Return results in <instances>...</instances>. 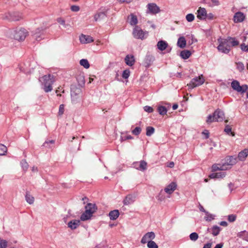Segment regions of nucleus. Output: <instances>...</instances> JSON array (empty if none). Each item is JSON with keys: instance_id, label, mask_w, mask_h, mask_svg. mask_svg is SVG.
Here are the masks:
<instances>
[{"instance_id": "nucleus-56", "label": "nucleus", "mask_w": 248, "mask_h": 248, "mask_svg": "<svg viewBox=\"0 0 248 248\" xmlns=\"http://www.w3.org/2000/svg\"><path fill=\"white\" fill-rule=\"evenodd\" d=\"M144 110L146 112H148L149 113L152 112L154 110L153 108L152 107L148 106H145L144 107Z\"/></svg>"}, {"instance_id": "nucleus-41", "label": "nucleus", "mask_w": 248, "mask_h": 248, "mask_svg": "<svg viewBox=\"0 0 248 248\" xmlns=\"http://www.w3.org/2000/svg\"><path fill=\"white\" fill-rule=\"evenodd\" d=\"M7 149L6 146L3 144H0V155H5V153L7 152Z\"/></svg>"}, {"instance_id": "nucleus-16", "label": "nucleus", "mask_w": 248, "mask_h": 248, "mask_svg": "<svg viewBox=\"0 0 248 248\" xmlns=\"http://www.w3.org/2000/svg\"><path fill=\"white\" fill-rule=\"evenodd\" d=\"M237 159L232 156H228L225 159V162L223 164L226 165V167L231 166L236 164Z\"/></svg>"}, {"instance_id": "nucleus-15", "label": "nucleus", "mask_w": 248, "mask_h": 248, "mask_svg": "<svg viewBox=\"0 0 248 248\" xmlns=\"http://www.w3.org/2000/svg\"><path fill=\"white\" fill-rule=\"evenodd\" d=\"M213 113L214 116L216 117L217 122H221L224 120V113L221 110L217 109Z\"/></svg>"}, {"instance_id": "nucleus-25", "label": "nucleus", "mask_w": 248, "mask_h": 248, "mask_svg": "<svg viewBox=\"0 0 248 248\" xmlns=\"http://www.w3.org/2000/svg\"><path fill=\"white\" fill-rule=\"evenodd\" d=\"M134 201V197L132 195H128L123 201L124 205H128L133 203Z\"/></svg>"}, {"instance_id": "nucleus-30", "label": "nucleus", "mask_w": 248, "mask_h": 248, "mask_svg": "<svg viewBox=\"0 0 248 248\" xmlns=\"http://www.w3.org/2000/svg\"><path fill=\"white\" fill-rule=\"evenodd\" d=\"M92 216L93 215L92 214L88 212L87 211L85 210V212L81 215L80 219L82 221H85L90 219Z\"/></svg>"}, {"instance_id": "nucleus-53", "label": "nucleus", "mask_w": 248, "mask_h": 248, "mask_svg": "<svg viewBox=\"0 0 248 248\" xmlns=\"http://www.w3.org/2000/svg\"><path fill=\"white\" fill-rule=\"evenodd\" d=\"M64 111V106L63 104L60 105L59 107V115H62Z\"/></svg>"}, {"instance_id": "nucleus-54", "label": "nucleus", "mask_w": 248, "mask_h": 248, "mask_svg": "<svg viewBox=\"0 0 248 248\" xmlns=\"http://www.w3.org/2000/svg\"><path fill=\"white\" fill-rule=\"evenodd\" d=\"M226 175L225 172H216V178H223Z\"/></svg>"}, {"instance_id": "nucleus-20", "label": "nucleus", "mask_w": 248, "mask_h": 248, "mask_svg": "<svg viewBox=\"0 0 248 248\" xmlns=\"http://www.w3.org/2000/svg\"><path fill=\"white\" fill-rule=\"evenodd\" d=\"M80 41L81 43H90L93 42V40L90 36H87L84 34H82L79 37Z\"/></svg>"}, {"instance_id": "nucleus-3", "label": "nucleus", "mask_w": 248, "mask_h": 248, "mask_svg": "<svg viewBox=\"0 0 248 248\" xmlns=\"http://www.w3.org/2000/svg\"><path fill=\"white\" fill-rule=\"evenodd\" d=\"M27 33V31L24 29H16L12 32L14 38L18 41L24 40Z\"/></svg>"}, {"instance_id": "nucleus-33", "label": "nucleus", "mask_w": 248, "mask_h": 248, "mask_svg": "<svg viewBox=\"0 0 248 248\" xmlns=\"http://www.w3.org/2000/svg\"><path fill=\"white\" fill-rule=\"evenodd\" d=\"M107 16V11L99 13L94 16V20L96 21Z\"/></svg>"}, {"instance_id": "nucleus-26", "label": "nucleus", "mask_w": 248, "mask_h": 248, "mask_svg": "<svg viewBox=\"0 0 248 248\" xmlns=\"http://www.w3.org/2000/svg\"><path fill=\"white\" fill-rule=\"evenodd\" d=\"M25 200L26 201L30 204H32L34 203V198L30 194V193L28 191H26L25 194Z\"/></svg>"}, {"instance_id": "nucleus-2", "label": "nucleus", "mask_w": 248, "mask_h": 248, "mask_svg": "<svg viewBox=\"0 0 248 248\" xmlns=\"http://www.w3.org/2000/svg\"><path fill=\"white\" fill-rule=\"evenodd\" d=\"M219 45L217 46V49L219 52L225 54H228L231 50L230 45L227 43L225 39L219 38L217 40Z\"/></svg>"}, {"instance_id": "nucleus-47", "label": "nucleus", "mask_w": 248, "mask_h": 248, "mask_svg": "<svg viewBox=\"0 0 248 248\" xmlns=\"http://www.w3.org/2000/svg\"><path fill=\"white\" fill-rule=\"evenodd\" d=\"M206 216L204 218L206 221H210L214 219V217L213 215L209 214L208 212H206Z\"/></svg>"}, {"instance_id": "nucleus-44", "label": "nucleus", "mask_w": 248, "mask_h": 248, "mask_svg": "<svg viewBox=\"0 0 248 248\" xmlns=\"http://www.w3.org/2000/svg\"><path fill=\"white\" fill-rule=\"evenodd\" d=\"M237 69L240 71L242 72L245 68V66L242 62H236Z\"/></svg>"}, {"instance_id": "nucleus-34", "label": "nucleus", "mask_w": 248, "mask_h": 248, "mask_svg": "<svg viewBox=\"0 0 248 248\" xmlns=\"http://www.w3.org/2000/svg\"><path fill=\"white\" fill-rule=\"evenodd\" d=\"M237 236L242 238L244 240L248 241V232L244 231L238 232Z\"/></svg>"}, {"instance_id": "nucleus-7", "label": "nucleus", "mask_w": 248, "mask_h": 248, "mask_svg": "<svg viewBox=\"0 0 248 248\" xmlns=\"http://www.w3.org/2000/svg\"><path fill=\"white\" fill-rule=\"evenodd\" d=\"M5 18L10 21H18L21 18V14L17 12L8 13L5 15Z\"/></svg>"}, {"instance_id": "nucleus-22", "label": "nucleus", "mask_w": 248, "mask_h": 248, "mask_svg": "<svg viewBox=\"0 0 248 248\" xmlns=\"http://www.w3.org/2000/svg\"><path fill=\"white\" fill-rule=\"evenodd\" d=\"M221 229L219 227L214 225L211 229L208 228L207 231L210 232L213 236H217L219 233Z\"/></svg>"}, {"instance_id": "nucleus-36", "label": "nucleus", "mask_w": 248, "mask_h": 248, "mask_svg": "<svg viewBox=\"0 0 248 248\" xmlns=\"http://www.w3.org/2000/svg\"><path fill=\"white\" fill-rule=\"evenodd\" d=\"M130 23L131 25H135L138 23V19L136 16L131 14L130 15Z\"/></svg>"}, {"instance_id": "nucleus-60", "label": "nucleus", "mask_w": 248, "mask_h": 248, "mask_svg": "<svg viewBox=\"0 0 248 248\" xmlns=\"http://www.w3.org/2000/svg\"><path fill=\"white\" fill-rule=\"evenodd\" d=\"M55 142V141L54 140H50L49 141H46L43 144L44 146L47 147V145L49 143L51 144H54Z\"/></svg>"}, {"instance_id": "nucleus-17", "label": "nucleus", "mask_w": 248, "mask_h": 248, "mask_svg": "<svg viewBox=\"0 0 248 248\" xmlns=\"http://www.w3.org/2000/svg\"><path fill=\"white\" fill-rule=\"evenodd\" d=\"M85 210L92 215L96 212L97 209V206L94 203H88L85 207Z\"/></svg>"}, {"instance_id": "nucleus-57", "label": "nucleus", "mask_w": 248, "mask_h": 248, "mask_svg": "<svg viewBox=\"0 0 248 248\" xmlns=\"http://www.w3.org/2000/svg\"><path fill=\"white\" fill-rule=\"evenodd\" d=\"M57 20L58 23L63 25L64 27H66L65 22L63 19L62 18H58Z\"/></svg>"}, {"instance_id": "nucleus-52", "label": "nucleus", "mask_w": 248, "mask_h": 248, "mask_svg": "<svg viewBox=\"0 0 248 248\" xmlns=\"http://www.w3.org/2000/svg\"><path fill=\"white\" fill-rule=\"evenodd\" d=\"M236 216L233 214H231L228 216V220L229 222H232L235 220Z\"/></svg>"}, {"instance_id": "nucleus-46", "label": "nucleus", "mask_w": 248, "mask_h": 248, "mask_svg": "<svg viewBox=\"0 0 248 248\" xmlns=\"http://www.w3.org/2000/svg\"><path fill=\"white\" fill-rule=\"evenodd\" d=\"M186 18L188 22H192L194 20L195 16L193 14H188L186 16Z\"/></svg>"}, {"instance_id": "nucleus-8", "label": "nucleus", "mask_w": 248, "mask_h": 248, "mask_svg": "<svg viewBox=\"0 0 248 248\" xmlns=\"http://www.w3.org/2000/svg\"><path fill=\"white\" fill-rule=\"evenodd\" d=\"M147 13L151 14H156L160 12V9L157 5L154 3H150L147 5Z\"/></svg>"}, {"instance_id": "nucleus-49", "label": "nucleus", "mask_w": 248, "mask_h": 248, "mask_svg": "<svg viewBox=\"0 0 248 248\" xmlns=\"http://www.w3.org/2000/svg\"><path fill=\"white\" fill-rule=\"evenodd\" d=\"M224 131L228 134H231L233 136L234 135V134L232 132V128L229 125H227L225 126Z\"/></svg>"}, {"instance_id": "nucleus-61", "label": "nucleus", "mask_w": 248, "mask_h": 248, "mask_svg": "<svg viewBox=\"0 0 248 248\" xmlns=\"http://www.w3.org/2000/svg\"><path fill=\"white\" fill-rule=\"evenodd\" d=\"M214 15L212 13H209L208 14H207V16L206 18H207L209 19L212 20L214 18Z\"/></svg>"}, {"instance_id": "nucleus-31", "label": "nucleus", "mask_w": 248, "mask_h": 248, "mask_svg": "<svg viewBox=\"0 0 248 248\" xmlns=\"http://www.w3.org/2000/svg\"><path fill=\"white\" fill-rule=\"evenodd\" d=\"M177 46L181 48H184L186 46V40L184 37H180L177 41Z\"/></svg>"}, {"instance_id": "nucleus-9", "label": "nucleus", "mask_w": 248, "mask_h": 248, "mask_svg": "<svg viewBox=\"0 0 248 248\" xmlns=\"http://www.w3.org/2000/svg\"><path fill=\"white\" fill-rule=\"evenodd\" d=\"M155 237V233L153 232H148L145 234L141 240L142 244H145L148 242L154 239Z\"/></svg>"}, {"instance_id": "nucleus-62", "label": "nucleus", "mask_w": 248, "mask_h": 248, "mask_svg": "<svg viewBox=\"0 0 248 248\" xmlns=\"http://www.w3.org/2000/svg\"><path fill=\"white\" fill-rule=\"evenodd\" d=\"M211 1L214 5L217 6L219 4L218 0H211Z\"/></svg>"}, {"instance_id": "nucleus-28", "label": "nucleus", "mask_w": 248, "mask_h": 248, "mask_svg": "<svg viewBox=\"0 0 248 248\" xmlns=\"http://www.w3.org/2000/svg\"><path fill=\"white\" fill-rule=\"evenodd\" d=\"M248 155V150L244 149V150L241 151L238 155V158L241 161L244 160L245 158Z\"/></svg>"}, {"instance_id": "nucleus-39", "label": "nucleus", "mask_w": 248, "mask_h": 248, "mask_svg": "<svg viewBox=\"0 0 248 248\" xmlns=\"http://www.w3.org/2000/svg\"><path fill=\"white\" fill-rule=\"evenodd\" d=\"M44 29L42 27H41V28H37L35 30L34 35H35L36 40H37V41L40 40V39H39L40 36H39L38 34H40L41 33V32L44 31Z\"/></svg>"}, {"instance_id": "nucleus-14", "label": "nucleus", "mask_w": 248, "mask_h": 248, "mask_svg": "<svg viewBox=\"0 0 248 248\" xmlns=\"http://www.w3.org/2000/svg\"><path fill=\"white\" fill-rule=\"evenodd\" d=\"M134 165L135 167H136V168L138 170L144 171L147 169V164L144 160H141L139 162H136Z\"/></svg>"}, {"instance_id": "nucleus-38", "label": "nucleus", "mask_w": 248, "mask_h": 248, "mask_svg": "<svg viewBox=\"0 0 248 248\" xmlns=\"http://www.w3.org/2000/svg\"><path fill=\"white\" fill-rule=\"evenodd\" d=\"M206 122L208 124H210L213 122H217L216 117L214 116V113L212 115L210 114L208 116Z\"/></svg>"}, {"instance_id": "nucleus-32", "label": "nucleus", "mask_w": 248, "mask_h": 248, "mask_svg": "<svg viewBox=\"0 0 248 248\" xmlns=\"http://www.w3.org/2000/svg\"><path fill=\"white\" fill-rule=\"evenodd\" d=\"M191 55V52L188 50H182L180 53V56L184 59H188Z\"/></svg>"}, {"instance_id": "nucleus-1", "label": "nucleus", "mask_w": 248, "mask_h": 248, "mask_svg": "<svg viewBox=\"0 0 248 248\" xmlns=\"http://www.w3.org/2000/svg\"><path fill=\"white\" fill-rule=\"evenodd\" d=\"M39 81L43 86V89L46 93L51 92L52 90V84L55 82L53 76L49 74L45 75L39 79Z\"/></svg>"}, {"instance_id": "nucleus-23", "label": "nucleus", "mask_w": 248, "mask_h": 248, "mask_svg": "<svg viewBox=\"0 0 248 248\" xmlns=\"http://www.w3.org/2000/svg\"><path fill=\"white\" fill-rule=\"evenodd\" d=\"M226 41H227V43L229 45H230V47L235 46L239 45V41L235 39V38L228 37L227 38L225 39Z\"/></svg>"}, {"instance_id": "nucleus-10", "label": "nucleus", "mask_w": 248, "mask_h": 248, "mask_svg": "<svg viewBox=\"0 0 248 248\" xmlns=\"http://www.w3.org/2000/svg\"><path fill=\"white\" fill-rule=\"evenodd\" d=\"M133 34L134 37L136 38L143 39L144 38V32L140 27L137 26L134 29Z\"/></svg>"}, {"instance_id": "nucleus-50", "label": "nucleus", "mask_w": 248, "mask_h": 248, "mask_svg": "<svg viewBox=\"0 0 248 248\" xmlns=\"http://www.w3.org/2000/svg\"><path fill=\"white\" fill-rule=\"evenodd\" d=\"M21 165L22 168L24 170H26L28 169L29 165L27 162H26V160H22V161H21Z\"/></svg>"}, {"instance_id": "nucleus-45", "label": "nucleus", "mask_w": 248, "mask_h": 248, "mask_svg": "<svg viewBox=\"0 0 248 248\" xmlns=\"http://www.w3.org/2000/svg\"><path fill=\"white\" fill-rule=\"evenodd\" d=\"M141 131V128L140 127H136L132 131V133L135 136H138Z\"/></svg>"}, {"instance_id": "nucleus-13", "label": "nucleus", "mask_w": 248, "mask_h": 248, "mask_svg": "<svg viewBox=\"0 0 248 248\" xmlns=\"http://www.w3.org/2000/svg\"><path fill=\"white\" fill-rule=\"evenodd\" d=\"M245 18V15L240 12L236 13L233 16V20L235 23L242 22Z\"/></svg>"}, {"instance_id": "nucleus-11", "label": "nucleus", "mask_w": 248, "mask_h": 248, "mask_svg": "<svg viewBox=\"0 0 248 248\" xmlns=\"http://www.w3.org/2000/svg\"><path fill=\"white\" fill-rule=\"evenodd\" d=\"M176 183L175 182H172L164 188V191L168 194H171L176 189Z\"/></svg>"}, {"instance_id": "nucleus-63", "label": "nucleus", "mask_w": 248, "mask_h": 248, "mask_svg": "<svg viewBox=\"0 0 248 248\" xmlns=\"http://www.w3.org/2000/svg\"><path fill=\"white\" fill-rule=\"evenodd\" d=\"M219 224L221 226H224V227H226V226H227L228 225L227 222L226 221H221L219 223Z\"/></svg>"}, {"instance_id": "nucleus-18", "label": "nucleus", "mask_w": 248, "mask_h": 248, "mask_svg": "<svg viewBox=\"0 0 248 248\" xmlns=\"http://www.w3.org/2000/svg\"><path fill=\"white\" fill-rule=\"evenodd\" d=\"M154 57L151 55H147L144 60V64L146 67H149L154 61Z\"/></svg>"}, {"instance_id": "nucleus-55", "label": "nucleus", "mask_w": 248, "mask_h": 248, "mask_svg": "<svg viewBox=\"0 0 248 248\" xmlns=\"http://www.w3.org/2000/svg\"><path fill=\"white\" fill-rule=\"evenodd\" d=\"M71 10L73 12H77L79 11L80 8L78 5H72L71 6Z\"/></svg>"}, {"instance_id": "nucleus-37", "label": "nucleus", "mask_w": 248, "mask_h": 248, "mask_svg": "<svg viewBox=\"0 0 248 248\" xmlns=\"http://www.w3.org/2000/svg\"><path fill=\"white\" fill-rule=\"evenodd\" d=\"M79 63L86 69L90 67V64L87 59H81L79 62Z\"/></svg>"}, {"instance_id": "nucleus-21", "label": "nucleus", "mask_w": 248, "mask_h": 248, "mask_svg": "<svg viewBox=\"0 0 248 248\" xmlns=\"http://www.w3.org/2000/svg\"><path fill=\"white\" fill-rule=\"evenodd\" d=\"M80 221L79 220L73 219L67 224L68 227L72 230L77 229L79 226Z\"/></svg>"}, {"instance_id": "nucleus-43", "label": "nucleus", "mask_w": 248, "mask_h": 248, "mask_svg": "<svg viewBox=\"0 0 248 248\" xmlns=\"http://www.w3.org/2000/svg\"><path fill=\"white\" fill-rule=\"evenodd\" d=\"M199 237L198 234L196 232H192L189 235V238L191 241H195Z\"/></svg>"}, {"instance_id": "nucleus-19", "label": "nucleus", "mask_w": 248, "mask_h": 248, "mask_svg": "<svg viewBox=\"0 0 248 248\" xmlns=\"http://www.w3.org/2000/svg\"><path fill=\"white\" fill-rule=\"evenodd\" d=\"M229 168L226 167L225 164H215L213 165L212 167V170L213 171H216L217 170H226Z\"/></svg>"}, {"instance_id": "nucleus-59", "label": "nucleus", "mask_w": 248, "mask_h": 248, "mask_svg": "<svg viewBox=\"0 0 248 248\" xmlns=\"http://www.w3.org/2000/svg\"><path fill=\"white\" fill-rule=\"evenodd\" d=\"M121 139L122 141H124L127 140L133 139V138L131 135H127L125 136H122Z\"/></svg>"}, {"instance_id": "nucleus-51", "label": "nucleus", "mask_w": 248, "mask_h": 248, "mask_svg": "<svg viewBox=\"0 0 248 248\" xmlns=\"http://www.w3.org/2000/svg\"><path fill=\"white\" fill-rule=\"evenodd\" d=\"M7 247V242L5 240L1 239L0 238V248H6Z\"/></svg>"}, {"instance_id": "nucleus-24", "label": "nucleus", "mask_w": 248, "mask_h": 248, "mask_svg": "<svg viewBox=\"0 0 248 248\" xmlns=\"http://www.w3.org/2000/svg\"><path fill=\"white\" fill-rule=\"evenodd\" d=\"M120 213L118 210H114L111 211L109 214L108 216L110 220H116L119 216Z\"/></svg>"}, {"instance_id": "nucleus-48", "label": "nucleus", "mask_w": 248, "mask_h": 248, "mask_svg": "<svg viewBox=\"0 0 248 248\" xmlns=\"http://www.w3.org/2000/svg\"><path fill=\"white\" fill-rule=\"evenodd\" d=\"M130 76V71L129 69H125L123 72L122 77L124 79H127Z\"/></svg>"}, {"instance_id": "nucleus-42", "label": "nucleus", "mask_w": 248, "mask_h": 248, "mask_svg": "<svg viewBox=\"0 0 248 248\" xmlns=\"http://www.w3.org/2000/svg\"><path fill=\"white\" fill-rule=\"evenodd\" d=\"M148 248H158L157 245L153 241L150 240L147 243Z\"/></svg>"}, {"instance_id": "nucleus-40", "label": "nucleus", "mask_w": 248, "mask_h": 248, "mask_svg": "<svg viewBox=\"0 0 248 248\" xmlns=\"http://www.w3.org/2000/svg\"><path fill=\"white\" fill-rule=\"evenodd\" d=\"M155 128L152 126H147L146 127V135L147 136H151L155 132Z\"/></svg>"}, {"instance_id": "nucleus-5", "label": "nucleus", "mask_w": 248, "mask_h": 248, "mask_svg": "<svg viewBox=\"0 0 248 248\" xmlns=\"http://www.w3.org/2000/svg\"><path fill=\"white\" fill-rule=\"evenodd\" d=\"M232 88L235 91L244 93L246 92L248 89V86L246 84L240 85L239 82L237 80H233L231 83Z\"/></svg>"}, {"instance_id": "nucleus-29", "label": "nucleus", "mask_w": 248, "mask_h": 248, "mask_svg": "<svg viewBox=\"0 0 248 248\" xmlns=\"http://www.w3.org/2000/svg\"><path fill=\"white\" fill-rule=\"evenodd\" d=\"M168 45L166 42L162 40L158 41L157 44V48L161 51L164 50L167 47Z\"/></svg>"}, {"instance_id": "nucleus-64", "label": "nucleus", "mask_w": 248, "mask_h": 248, "mask_svg": "<svg viewBox=\"0 0 248 248\" xmlns=\"http://www.w3.org/2000/svg\"><path fill=\"white\" fill-rule=\"evenodd\" d=\"M211 248V243H207L204 245L203 248Z\"/></svg>"}, {"instance_id": "nucleus-6", "label": "nucleus", "mask_w": 248, "mask_h": 248, "mask_svg": "<svg viewBox=\"0 0 248 248\" xmlns=\"http://www.w3.org/2000/svg\"><path fill=\"white\" fill-rule=\"evenodd\" d=\"M204 82V79L202 75L200 76L193 78L190 82L187 84L189 88L193 89L196 87L202 85Z\"/></svg>"}, {"instance_id": "nucleus-58", "label": "nucleus", "mask_w": 248, "mask_h": 248, "mask_svg": "<svg viewBox=\"0 0 248 248\" xmlns=\"http://www.w3.org/2000/svg\"><path fill=\"white\" fill-rule=\"evenodd\" d=\"M241 48L242 50L245 52L248 51V45H246L244 43L241 45Z\"/></svg>"}, {"instance_id": "nucleus-27", "label": "nucleus", "mask_w": 248, "mask_h": 248, "mask_svg": "<svg viewBox=\"0 0 248 248\" xmlns=\"http://www.w3.org/2000/svg\"><path fill=\"white\" fill-rule=\"evenodd\" d=\"M126 64L129 66H132L135 63V59L133 56L127 55L124 59Z\"/></svg>"}, {"instance_id": "nucleus-12", "label": "nucleus", "mask_w": 248, "mask_h": 248, "mask_svg": "<svg viewBox=\"0 0 248 248\" xmlns=\"http://www.w3.org/2000/svg\"><path fill=\"white\" fill-rule=\"evenodd\" d=\"M197 17L200 20H204L206 18L207 12L204 8L200 7L197 11Z\"/></svg>"}, {"instance_id": "nucleus-4", "label": "nucleus", "mask_w": 248, "mask_h": 248, "mask_svg": "<svg viewBox=\"0 0 248 248\" xmlns=\"http://www.w3.org/2000/svg\"><path fill=\"white\" fill-rule=\"evenodd\" d=\"M81 93V90L79 88H78L76 86H73L71 88V96L72 102L74 104H76L78 102L80 95Z\"/></svg>"}, {"instance_id": "nucleus-35", "label": "nucleus", "mask_w": 248, "mask_h": 248, "mask_svg": "<svg viewBox=\"0 0 248 248\" xmlns=\"http://www.w3.org/2000/svg\"><path fill=\"white\" fill-rule=\"evenodd\" d=\"M157 110L158 113L161 115L166 114L167 112L166 108L163 106H159L157 108Z\"/></svg>"}]
</instances>
